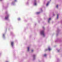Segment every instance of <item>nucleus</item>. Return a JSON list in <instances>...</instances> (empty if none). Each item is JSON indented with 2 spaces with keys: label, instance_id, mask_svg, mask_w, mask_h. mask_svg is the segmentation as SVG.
<instances>
[{
  "label": "nucleus",
  "instance_id": "13",
  "mask_svg": "<svg viewBox=\"0 0 62 62\" xmlns=\"http://www.w3.org/2000/svg\"><path fill=\"white\" fill-rule=\"evenodd\" d=\"M16 0H15V1H14L15 2H16Z\"/></svg>",
  "mask_w": 62,
  "mask_h": 62
},
{
  "label": "nucleus",
  "instance_id": "11",
  "mask_svg": "<svg viewBox=\"0 0 62 62\" xmlns=\"http://www.w3.org/2000/svg\"><path fill=\"white\" fill-rule=\"evenodd\" d=\"M39 13H40V12H39L37 13V14H39Z\"/></svg>",
  "mask_w": 62,
  "mask_h": 62
},
{
  "label": "nucleus",
  "instance_id": "12",
  "mask_svg": "<svg viewBox=\"0 0 62 62\" xmlns=\"http://www.w3.org/2000/svg\"><path fill=\"white\" fill-rule=\"evenodd\" d=\"M58 5H57V6H56V7L57 8H58Z\"/></svg>",
  "mask_w": 62,
  "mask_h": 62
},
{
  "label": "nucleus",
  "instance_id": "2",
  "mask_svg": "<svg viewBox=\"0 0 62 62\" xmlns=\"http://www.w3.org/2000/svg\"><path fill=\"white\" fill-rule=\"evenodd\" d=\"M9 17V15H8L7 16L5 17V19H8V18Z\"/></svg>",
  "mask_w": 62,
  "mask_h": 62
},
{
  "label": "nucleus",
  "instance_id": "9",
  "mask_svg": "<svg viewBox=\"0 0 62 62\" xmlns=\"http://www.w3.org/2000/svg\"><path fill=\"white\" fill-rule=\"evenodd\" d=\"M58 15H57V19H58Z\"/></svg>",
  "mask_w": 62,
  "mask_h": 62
},
{
  "label": "nucleus",
  "instance_id": "15",
  "mask_svg": "<svg viewBox=\"0 0 62 62\" xmlns=\"http://www.w3.org/2000/svg\"><path fill=\"white\" fill-rule=\"evenodd\" d=\"M0 0V1H1V0Z\"/></svg>",
  "mask_w": 62,
  "mask_h": 62
},
{
  "label": "nucleus",
  "instance_id": "4",
  "mask_svg": "<svg viewBox=\"0 0 62 62\" xmlns=\"http://www.w3.org/2000/svg\"><path fill=\"white\" fill-rule=\"evenodd\" d=\"M51 18H49L48 19V23H49V21H50V20H51Z\"/></svg>",
  "mask_w": 62,
  "mask_h": 62
},
{
  "label": "nucleus",
  "instance_id": "10",
  "mask_svg": "<svg viewBox=\"0 0 62 62\" xmlns=\"http://www.w3.org/2000/svg\"><path fill=\"white\" fill-rule=\"evenodd\" d=\"M46 54H45L44 55V56H46Z\"/></svg>",
  "mask_w": 62,
  "mask_h": 62
},
{
  "label": "nucleus",
  "instance_id": "16",
  "mask_svg": "<svg viewBox=\"0 0 62 62\" xmlns=\"http://www.w3.org/2000/svg\"><path fill=\"white\" fill-rule=\"evenodd\" d=\"M34 57V56H33Z\"/></svg>",
  "mask_w": 62,
  "mask_h": 62
},
{
  "label": "nucleus",
  "instance_id": "14",
  "mask_svg": "<svg viewBox=\"0 0 62 62\" xmlns=\"http://www.w3.org/2000/svg\"><path fill=\"white\" fill-rule=\"evenodd\" d=\"M32 52H33V50H32Z\"/></svg>",
  "mask_w": 62,
  "mask_h": 62
},
{
  "label": "nucleus",
  "instance_id": "6",
  "mask_svg": "<svg viewBox=\"0 0 62 62\" xmlns=\"http://www.w3.org/2000/svg\"><path fill=\"white\" fill-rule=\"evenodd\" d=\"M28 51H29V47H28Z\"/></svg>",
  "mask_w": 62,
  "mask_h": 62
},
{
  "label": "nucleus",
  "instance_id": "7",
  "mask_svg": "<svg viewBox=\"0 0 62 62\" xmlns=\"http://www.w3.org/2000/svg\"><path fill=\"white\" fill-rule=\"evenodd\" d=\"M49 2L48 3H47L46 5V6H48V5H49Z\"/></svg>",
  "mask_w": 62,
  "mask_h": 62
},
{
  "label": "nucleus",
  "instance_id": "3",
  "mask_svg": "<svg viewBox=\"0 0 62 62\" xmlns=\"http://www.w3.org/2000/svg\"><path fill=\"white\" fill-rule=\"evenodd\" d=\"M14 43V42H11V45L12 46H13V44Z\"/></svg>",
  "mask_w": 62,
  "mask_h": 62
},
{
  "label": "nucleus",
  "instance_id": "5",
  "mask_svg": "<svg viewBox=\"0 0 62 62\" xmlns=\"http://www.w3.org/2000/svg\"><path fill=\"white\" fill-rule=\"evenodd\" d=\"M48 50L49 51H51V49L50 47H49L48 48Z\"/></svg>",
  "mask_w": 62,
  "mask_h": 62
},
{
  "label": "nucleus",
  "instance_id": "1",
  "mask_svg": "<svg viewBox=\"0 0 62 62\" xmlns=\"http://www.w3.org/2000/svg\"><path fill=\"white\" fill-rule=\"evenodd\" d=\"M41 34L43 36H44V31H42L41 32Z\"/></svg>",
  "mask_w": 62,
  "mask_h": 62
},
{
  "label": "nucleus",
  "instance_id": "8",
  "mask_svg": "<svg viewBox=\"0 0 62 62\" xmlns=\"http://www.w3.org/2000/svg\"><path fill=\"white\" fill-rule=\"evenodd\" d=\"M34 5L35 6H36V5H37V3H34Z\"/></svg>",
  "mask_w": 62,
  "mask_h": 62
}]
</instances>
